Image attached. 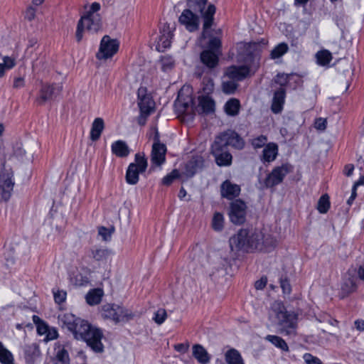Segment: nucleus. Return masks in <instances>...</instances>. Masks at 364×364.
<instances>
[{"instance_id": "obj_13", "label": "nucleus", "mask_w": 364, "mask_h": 364, "mask_svg": "<svg viewBox=\"0 0 364 364\" xmlns=\"http://www.w3.org/2000/svg\"><path fill=\"white\" fill-rule=\"evenodd\" d=\"M119 43L117 40L112 39L109 36H105L100 42V48L96 54L98 60H107L117 53Z\"/></svg>"}, {"instance_id": "obj_38", "label": "nucleus", "mask_w": 364, "mask_h": 364, "mask_svg": "<svg viewBox=\"0 0 364 364\" xmlns=\"http://www.w3.org/2000/svg\"><path fill=\"white\" fill-rule=\"evenodd\" d=\"M266 340L272 343L276 347L284 350L288 351L289 347L284 339L277 336L268 335L266 337Z\"/></svg>"}, {"instance_id": "obj_8", "label": "nucleus", "mask_w": 364, "mask_h": 364, "mask_svg": "<svg viewBox=\"0 0 364 364\" xmlns=\"http://www.w3.org/2000/svg\"><path fill=\"white\" fill-rule=\"evenodd\" d=\"M176 112L180 114L193 115L196 112L193 107V90L189 86H183L178 91L174 103Z\"/></svg>"}, {"instance_id": "obj_7", "label": "nucleus", "mask_w": 364, "mask_h": 364, "mask_svg": "<svg viewBox=\"0 0 364 364\" xmlns=\"http://www.w3.org/2000/svg\"><path fill=\"white\" fill-rule=\"evenodd\" d=\"M102 28V21L100 14H85L77 23L75 37L77 42L83 38V31L94 34Z\"/></svg>"}, {"instance_id": "obj_14", "label": "nucleus", "mask_w": 364, "mask_h": 364, "mask_svg": "<svg viewBox=\"0 0 364 364\" xmlns=\"http://www.w3.org/2000/svg\"><path fill=\"white\" fill-rule=\"evenodd\" d=\"M247 214L246 203L242 200H235L230 204L229 216L230 220L236 225L245 222Z\"/></svg>"}, {"instance_id": "obj_64", "label": "nucleus", "mask_w": 364, "mask_h": 364, "mask_svg": "<svg viewBox=\"0 0 364 364\" xmlns=\"http://www.w3.org/2000/svg\"><path fill=\"white\" fill-rule=\"evenodd\" d=\"M358 276L360 279L364 281V263L358 267Z\"/></svg>"}, {"instance_id": "obj_46", "label": "nucleus", "mask_w": 364, "mask_h": 364, "mask_svg": "<svg viewBox=\"0 0 364 364\" xmlns=\"http://www.w3.org/2000/svg\"><path fill=\"white\" fill-rule=\"evenodd\" d=\"M26 87L25 75L15 76L13 79L12 88L15 90H19Z\"/></svg>"}, {"instance_id": "obj_62", "label": "nucleus", "mask_w": 364, "mask_h": 364, "mask_svg": "<svg viewBox=\"0 0 364 364\" xmlns=\"http://www.w3.org/2000/svg\"><path fill=\"white\" fill-rule=\"evenodd\" d=\"M277 82L281 85H285L287 82V78H288V76L287 75H277Z\"/></svg>"}, {"instance_id": "obj_48", "label": "nucleus", "mask_w": 364, "mask_h": 364, "mask_svg": "<svg viewBox=\"0 0 364 364\" xmlns=\"http://www.w3.org/2000/svg\"><path fill=\"white\" fill-rule=\"evenodd\" d=\"M221 47V41L218 37H213L210 38L208 43V50H213L214 52L218 53L220 54V48Z\"/></svg>"}, {"instance_id": "obj_4", "label": "nucleus", "mask_w": 364, "mask_h": 364, "mask_svg": "<svg viewBox=\"0 0 364 364\" xmlns=\"http://www.w3.org/2000/svg\"><path fill=\"white\" fill-rule=\"evenodd\" d=\"M272 308L278 320L280 333L289 336H295L297 328V315L287 312L281 303H274Z\"/></svg>"}, {"instance_id": "obj_41", "label": "nucleus", "mask_w": 364, "mask_h": 364, "mask_svg": "<svg viewBox=\"0 0 364 364\" xmlns=\"http://www.w3.org/2000/svg\"><path fill=\"white\" fill-rule=\"evenodd\" d=\"M237 83L235 80L230 79L224 80L222 83V90L225 94H232L237 88Z\"/></svg>"}, {"instance_id": "obj_50", "label": "nucleus", "mask_w": 364, "mask_h": 364, "mask_svg": "<svg viewBox=\"0 0 364 364\" xmlns=\"http://www.w3.org/2000/svg\"><path fill=\"white\" fill-rule=\"evenodd\" d=\"M267 141V136H265L264 135H260V136L253 139L252 140L251 144L254 148L259 149V148H261L263 146H264L266 144Z\"/></svg>"}, {"instance_id": "obj_36", "label": "nucleus", "mask_w": 364, "mask_h": 364, "mask_svg": "<svg viewBox=\"0 0 364 364\" xmlns=\"http://www.w3.org/2000/svg\"><path fill=\"white\" fill-rule=\"evenodd\" d=\"M109 254V251L107 249H92L90 250V257L97 262L107 260Z\"/></svg>"}, {"instance_id": "obj_59", "label": "nucleus", "mask_w": 364, "mask_h": 364, "mask_svg": "<svg viewBox=\"0 0 364 364\" xmlns=\"http://www.w3.org/2000/svg\"><path fill=\"white\" fill-rule=\"evenodd\" d=\"M100 4L97 2H94L91 4L89 11L85 14H99L97 12L100 9Z\"/></svg>"}, {"instance_id": "obj_33", "label": "nucleus", "mask_w": 364, "mask_h": 364, "mask_svg": "<svg viewBox=\"0 0 364 364\" xmlns=\"http://www.w3.org/2000/svg\"><path fill=\"white\" fill-rule=\"evenodd\" d=\"M225 358L228 364H245L240 353L234 348L225 353Z\"/></svg>"}, {"instance_id": "obj_27", "label": "nucleus", "mask_w": 364, "mask_h": 364, "mask_svg": "<svg viewBox=\"0 0 364 364\" xmlns=\"http://www.w3.org/2000/svg\"><path fill=\"white\" fill-rule=\"evenodd\" d=\"M193 355L200 364H207L210 362V357L201 345L196 344L193 346Z\"/></svg>"}, {"instance_id": "obj_56", "label": "nucleus", "mask_w": 364, "mask_h": 364, "mask_svg": "<svg viewBox=\"0 0 364 364\" xmlns=\"http://www.w3.org/2000/svg\"><path fill=\"white\" fill-rule=\"evenodd\" d=\"M36 9L33 6H29L24 14V17L26 20L31 21L36 17Z\"/></svg>"}, {"instance_id": "obj_63", "label": "nucleus", "mask_w": 364, "mask_h": 364, "mask_svg": "<svg viewBox=\"0 0 364 364\" xmlns=\"http://www.w3.org/2000/svg\"><path fill=\"white\" fill-rule=\"evenodd\" d=\"M355 326L358 331H364V320H356L355 321Z\"/></svg>"}, {"instance_id": "obj_40", "label": "nucleus", "mask_w": 364, "mask_h": 364, "mask_svg": "<svg viewBox=\"0 0 364 364\" xmlns=\"http://www.w3.org/2000/svg\"><path fill=\"white\" fill-rule=\"evenodd\" d=\"M288 49L287 43H281L271 51L270 57L272 59H277L284 55L288 51Z\"/></svg>"}, {"instance_id": "obj_43", "label": "nucleus", "mask_w": 364, "mask_h": 364, "mask_svg": "<svg viewBox=\"0 0 364 364\" xmlns=\"http://www.w3.org/2000/svg\"><path fill=\"white\" fill-rule=\"evenodd\" d=\"M13 360L12 354L0 342V362L2 364H12Z\"/></svg>"}, {"instance_id": "obj_58", "label": "nucleus", "mask_w": 364, "mask_h": 364, "mask_svg": "<svg viewBox=\"0 0 364 364\" xmlns=\"http://www.w3.org/2000/svg\"><path fill=\"white\" fill-rule=\"evenodd\" d=\"M267 283V277H262L260 279L257 280L255 283V287L256 289L261 290L263 289Z\"/></svg>"}, {"instance_id": "obj_22", "label": "nucleus", "mask_w": 364, "mask_h": 364, "mask_svg": "<svg viewBox=\"0 0 364 364\" xmlns=\"http://www.w3.org/2000/svg\"><path fill=\"white\" fill-rule=\"evenodd\" d=\"M284 99L285 90L283 88H280L274 92L271 105V110L273 113L279 114L282 112Z\"/></svg>"}, {"instance_id": "obj_32", "label": "nucleus", "mask_w": 364, "mask_h": 364, "mask_svg": "<svg viewBox=\"0 0 364 364\" xmlns=\"http://www.w3.org/2000/svg\"><path fill=\"white\" fill-rule=\"evenodd\" d=\"M55 90L56 87L53 85H44L41 90V95L38 100L41 104L46 102L47 100H49L53 97Z\"/></svg>"}, {"instance_id": "obj_2", "label": "nucleus", "mask_w": 364, "mask_h": 364, "mask_svg": "<svg viewBox=\"0 0 364 364\" xmlns=\"http://www.w3.org/2000/svg\"><path fill=\"white\" fill-rule=\"evenodd\" d=\"M276 245V240L268 233L259 229H241L230 239L232 250L267 251Z\"/></svg>"}, {"instance_id": "obj_10", "label": "nucleus", "mask_w": 364, "mask_h": 364, "mask_svg": "<svg viewBox=\"0 0 364 364\" xmlns=\"http://www.w3.org/2000/svg\"><path fill=\"white\" fill-rule=\"evenodd\" d=\"M293 171V166L289 164H284L274 167L263 181V186L266 188H274L284 181L285 176Z\"/></svg>"}, {"instance_id": "obj_39", "label": "nucleus", "mask_w": 364, "mask_h": 364, "mask_svg": "<svg viewBox=\"0 0 364 364\" xmlns=\"http://www.w3.org/2000/svg\"><path fill=\"white\" fill-rule=\"evenodd\" d=\"M171 34L169 32L161 35L157 42L156 48L159 51H163L164 49L168 48L171 45Z\"/></svg>"}, {"instance_id": "obj_21", "label": "nucleus", "mask_w": 364, "mask_h": 364, "mask_svg": "<svg viewBox=\"0 0 364 364\" xmlns=\"http://www.w3.org/2000/svg\"><path fill=\"white\" fill-rule=\"evenodd\" d=\"M199 105L196 107V112L198 113H211L215 110V102L208 95L198 97Z\"/></svg>"}, {"instance_id": "obj_55", "label": "nucleus", "mask_w": 364, "mask_h": 364, "mask_svg": "<svg viewBox=\"0 0 364 364\" xmlns=\"http://www.w3.org/2000/svg\"><path fill=\"white\" fill-rule=\"evenodd\" d=\"M280 287H281L284 294H290V293L291 291V284L287 279H286V278L280 279Z\"/></svg>"}, {"instance_id": "obj_37", "label": "nucleus", "mask_w": 364, "mask_h": 364, "mask_svg": "<svg viewBox=\"0 0 364 364\" xmlns=\"http://www.w3.org/2000/svg\"><path fill=\"white\" fill-rule=\"evenodd\" d=\"M159 63L161 70L164 72H168L175 66V60L169 55L161 56L159 60Z\"/></svg>"}, {"instance_id": "obj_35", "label": "nucleus", "mask_w": 364, "mask_h": 364, "mask_svg": "<svg viewBox=\"0 0 364 364\" xmlns=\"http://www.w3.org/2000/svg\"><path fill=\"white\" fill-rule=\"evenodd\" d=\"M54 364H70L69 355L64 348L59 347L55 358L53 359Z\"/></svg>"}, {"instance_id": "obj_9", "label": "nucleus", "mask_w": 364, "mask_h": 364, "mask_svg": "<svg viewBox=\"0 0 364 364\" xmlns=\"http://www.w3.org/2000/svg\"><path fill=\"white\" fill-rule=\"evenodd\" d=\"M148 166L147 159L144 154H135V161L131 163L127 170L125 179L128 184L135 185L139 180V173H144Z\"/></svg>"}, {"instance_id": "obj_61", "label": "nucleus", "mask_w": 364, "mask_h": 364, "mask_svg": "<svg viewBox=\"0 0 364 364\" xmlns=\"http://www.w3.org/2000/svg\"><path fill=\"white\" fill-rule=\"evenodd\" d=\"M354 166L353 164H347L344 167V173L347 176H350L353 174Z\"/></svg>"}, {"instance_id": "obj_47", "label": "nucleus", "mask_w": 364, "mask_h": 364, "mask_svg": "<svg viewBox=\"0 0 364 364\" xmlns=\"http://www.w3.org/2000/svg\"><path fill=\"white\" fill-rule=\"evenodd\" d=\"M179 177V172L178 170H173L169 174L164 176L162 179V184L164 186H169L172 183L174 179Z\"/></svg>"}, {"instance_id": "obj_42", "label": "nucleus", "mask_w": 364, "mask_h": 364, "mask_svg": "<svg viewBox=\"0 0 364 364\" xmlns=\"http://www.w3.org/2000/svg\"><path fill=\"white\" fill-rule=\"evenodd\" d=\"M330 208L329 197L327 194L323 195L317 203V210L320 213H326Z\"/></svg>"}, {"instance_id": "obj_25", "label": "nucleus", "mask_w": 364, "mask_h": 364, "mask_svg": "<svg viewBox=\"0 0 364 364\" xmlns=\"http://www.w3.org/2000/svg\"><path fill=\"white\" fill-rule=\"evenodd\" d=\"M111 149L113 154L120 158H125L130 153V149L127 144L122 140H118L112 143Z\"/></svg>"}, {"instance_id": "obj_54", "label": "nucleus", "mask_w": 364, "mask_h": 364, "mask_svg": "<svg viewBox=\"0 0 364 364\" xmlns=\"http://www.w3.org/2000/svg\"><path fill=\"white\" fill-rule=\"evenodd\" d=\"M67 293L63 290H58L54 292V299L58 304L63 303L66 299Z\"/></svg>"}, {"instance_id": "obj_12", "label": "nucleus", "mask_w": 364, "mask_h": 364, "mask_svg": "<svg viewBox=\"0 0 364 364\" xmlns=\"http://www.w3.org/2000/svg\"><path fill=\"white\" fill-rule=\"evenodd\" d=\"M211 154L219 166H230L232 164V156L228 148L215 139L211 146Z\"/></svg>"}, {"instance_id": "obj_28", "label": "nucleus", "mask_w": 364, "mask_h": 364, "mask_svg": "<svg viewBox=\"0 0 364 364\" xmlns=\"http://www.w3.org/2000/svg\"><path fill=\"white\" fill-rule=\"evenodd\" d=\"M357 285L355 279L353 277H348L345 279L344 282L341 285V297L344 298L348 296L350 294L354 292L356 290Z\"/></svg>"}, {"instance_id": "obj_31", "label": "nucleus", "mask_w": 364, "mask_h": 364, "mask_svg": "<svg viewBox=\"0 0 364 364\" xmlns=\"http://www.w3.org/2000/svg\"><path fill=\"white\" fill-rule=\"evenodd\" d=\"M16 64V58L11 55H5L2 58V63H0V78L5 75L7 70L12 69Z\"/></svg>"}, {"instance_id": "obj_3", "label": "nucleus", "mask_w": 364, "mask_h": 364, "mask_svg": "<svg viewBox=\"0 0 364 364\" xmlns=\"http://www.w3.org/2000/svg\"><path fill=\"white\" fill-rule=\"evenodd\" d=\"M72 333L76 339L85 341L94 351L97 353L103 351L102 331L91 326L87 321L80 318Z\"/></svg>"}, {"instance_id": "obj_26", "label": "nucleus", "mask_w": 364, "mask_h": 364, "mask_svg": "<svg viewBox=\"0 0 364 364\" xmlns=\"http://www.w3.org/2000/svg\"><path fill=\"white\" fill-rule=\"evenodd\" d=\"M104 296V291L100 288L90 289L85 295L86 302L90 306H95L99 304L102 297Z\"/></svg>"}, {"instance_id": "obj_5", "label": "nucleus", "mask_w": 364, "mask_h": 364, "mask_svg": "<svg viewBox=\"0 0 364 364\" xmlns=\"http://www.w3.org/2000/svg\"><path fill=\"white\" fill-rule=\"evenodd\" d=\"M208 0H187L188 9L192 11L199 12L203 18V31L201 38H205L207 30L211 27L213 23V16L215 13V6L213 4H209L205 10Z\"/></svg>"}, {"instance_id": "obj_29", "label": "nucleus", "mask_w": 364, "mask_h": 364, "mask_svg": "<svg viewBox=\"0 0 364 364\" xmlns=\"http://www.w3.org/2000/svg\"><path fill=\"white\" fill-rule=\"evenodd\" d=\"M40 355L39 347L36 343H32L26 346L25 358L28 363H33Z\"/></svg>"}, {"instance_id": "obj_60", "label": "nucleus", "mask_w": 364, "mask_h": 364, "mask_svg": "<svg viewBox=\"0 0 364 364\" xmlns=\"http://www.w3.org/2000/svg\"><path fill=\"white\" fill-rule=\"evenodd\" d=\"M149 114H146V113L141 112L139 117H138V123H139V124H140L141 126L144 125L146 124V119H147V117H148V116Z\"/></svg>"}, {"instance_id": "obj_52", "label": "nucleus", "mask_w": 364, "mask_h": 364, "mask_svg": "<svg viewBox=\"0 0 364 364\" xmlns=\"http://www.w3.org/2000/svg\"><path fill=\"white\" fill-rule=\"evenodd\" d=\"M203 90L205 93L209 95L214 90V82L213 80L210 78H204L203 81Z\"/></svg>"}, {"instance_id": "obj_18", "label": "nucleus", "mask_w": 364, "mask_h": 364, "mask_svg": "<svg viewBox=\"0 0 364 364\" xmlns=\"http://www.w3.org/2000/svg\"><path fill=\"white\" fill-rule=\"evenodd\" d=\"M14 182L8 173H0V195L4 201L9 200L14 189Z\"/></svg>"}, {"instance_id": "obj_23", "label": "nucleus", "mask_w": 364, "mask_h": 364, "mask_svg": "<svg viewBox=\"0 0 364 364\" xmlns=\"http://www.w3.org/2000/svg\"><path fill=\"white\" fill-rule=\"evenodd\" d=\"M105 122L101 117H97L92 123L90 138L91 141H96L100 138L105 129Z\"/></svg>"}, {"instance_id": "obj_17", "label": "nucleus", "mask_w": 364, "mask_h": 364, "mask_svg": "<svg viewBox=\"0 0 364 364\" xmlns=\"http://www.w3.org/2000/svg\"><path fill=\"white\" fill-rule=\"evenodd\" d=\"M178 20L180 23L191 32L195 31L199 28L200 18L191 9H185Z\"/></svg>"}, {"instance_id": "obj_19", "label": "nucleus", "mask_w": 364, "mask_h": 364, "mask_svg": "<svg viewBox=\"0 0 364 364\" xmlns=\"http://www.w3.org/2000/svg\"><path fill=\"white\" fill-rule=\"evenodd\" d=\"M241 191L240 186L226 180L220 185V195L223 198L232 200L237 197Z\"/></svg>"}, {"instance_id": "obj_20", "label": "nucleus", "mask_w": 364, "mask_h": 364, "mask_svg": "<svg viewBox=\"0 0 364 364\" xmlns=\"http://www.w3.org/2000/svg\"><path fill=\"white\" fill-rule=\"evenodd\" d=\"M220 53L211 50H205L201 52L200 59L201 63L209 69L215 68L219 62Z\"/></svg>"}, {"instance_id": "obj_45", "label": "nucleus", "mask_w": 364, "mask_h": 364, "mask_svg": "<svg viewBox=\"0 0 364 364\" xmlns=\"http://www.w3.org/2000/svg\"><path fill=\"white\" fill-rule=\"evenodd\" d=\"M224 218L220 213H215L212 220V227L216 231H220L223 228Z\"/></svg>"}, {"instance_id": "obj_44", "label": "nucleus", "mask_w": 364, "mask_h": 364, "mask_svg": "<svg viewBox=\"0 0 364 364\" xmlns=\"http://www.w3.org/2000/svg\"><path fill=\"white\" fill-rule=\"evenodd\" d=\"M316 58L318 64L326 65L331 62L332 55L329 51L325 50L318 52L316 53Z\"/></svg>"}, {"instance_id": "obj_1", "label": "nucleus", "mask_w": 364, "mask_h": 364, "mask_svg": "<svg viewBox=\"0 0 364 364\" xmlns=\"http://www.w3.org/2000/svg\"><path fill=\"white\" fill-rule=\"evenodd\" d=\"M237 61L243 62L240 66L232 65L225 70V75L236 81L242 80L254 75L260 66L261 45L259 43H240L237 46Z\"/></svg>"}, {"instance_id": "obj_6", "label": "nucleus", "mask_w": 364, "mask_h": 364, "mask_svg": "<svg viewBox=\"0 0 364 364\" xmlns=\"http://www.w3.org/2000/svg\"><path fill=\"white\" fill-rule=\"evenodd\" d=\"M101 316L105 319H109L115 323H125L133 319L134 314L124 306L106 304L102 306Z\"/></svg>"}, {"instance_id": "obj_11", "label": "nucleus", "mask_w": 364, "mask_h": 364, "mask_svg": "<svg viewBox=\"0 0 364 364\" xmlns=\"http://www.w3.org/2000/svg\"><path fill=\"white\" fill-rule=\"evenodd\" d=\"M154 136V144L151 153V167L161 166L166 160V146L160 142L159 133L156 127L151 129Z\"/></svg>"}, {"instance_id": "obj_15", "label": "nucleus", "mask_w": 364, "mask_h": 364, "mask_svg": "<svg viewBox=\"0 0 364 364\" xmlns=\"http://www.w3.org/2000/svg\"><path fill=\"white\" fill-rule=\"evenodd\" d=\"M217 139L220 144H223L228 148V146H231L236 149H242L245 147V142L244 139L235 132L228 130L218 135Z\"/></svg>"}, {"instance_id": "obj_30", "label": "nucleus", "mask_w": 364, "mask_h": 364, "mask_svg": "<svg viewBox=\"0 0 364 364\" xmlns=\"http://www.w3.org/2000/svg\"><path fill=\"white\" fill-rule=\"evenodd\" d=\"M278 147L274 143L268 144L262 151V160L267 162L273 161L277 155Z\"/></svg>"}, {"instance_id": "obj_16", "label": "nucleus", "mask_w": 364, "mask_h": 364, "mask_svg": "<svg viewBox=\"0 0 364 364\" xmlns=\"http://www.w3.org/2000/svg\"><path fill=\"white\" fill-rule=\"evenodd\" d=\"M138 105L142 113L151 114L154 112L155 102L146 87H141L138 90Z\"/></svg>"}, {"instance_id": "obj_53", "label": "nucleus", "mask_w": 364, "mask_h": 364, "mask_svg": "<svg viewBox=\"0 0 364 364\" xmlns=\"http://www.w3.org/2000/svg\"><path fill=\"white\" fill-rule=\"evenodd\" d=\"M327 127V119L325 118H317L314 122V127L318 131H324Z\"/></svg>"}, {"instance_id": "obj_49", "label": "nucleus", "mask_w": 364, "mask_h": 364, "mask_svg": "<svg viewBox=\"0 0 364 364\" xmlns=\"http://www.w3.org/2000/svg\"><path fill=\"white\" fill-rule=\"evenodd\" d=\"M167 317L166 311L164 309H159L154 315V321L159 325L162 324Z\"/></svg>"}, {"instance_id": "obj_57", "label": "nucleus", "mask_w": 364, "mask_h": 364, "mask_svg": "<svg viewBox=\"0 0 364 364\" xmlns=\"http://www.w3.org/2000/svg\"><path fill=\"white\" fill-rule=\"evenodd\" d=\"M174 349L181 353H186L189 348V344L188 343H178L173 346Z\"/></svg>"}, {"instance_id": "obj_24", "label": "nucleus", "mask_w": 364, "mask_h": 364, "mask_svg": "<svg viewBox=\"0 0 364 364\" xmlns=\"http://www.w3.org/2000/svg\"><path fill=\"white\" fill-rule=\"evenodd\" d=\"M80 318L76 317L70 313H65L58 316V321L63 327L67 328L70 331H73Z\"/></svg>"}, {"instance_id": "obj_34", "label": "nucleus", "mask_w": 364, "mask_h": 364, "mask_svg": "<svg viewBox=\"0 0 364 364\" xmlns=\"http://www.w3.org/2000/svg\"><path fill=\"white\" fill-rule=\"evenodd\" d=\"M240 108V101L235 98L230 99L225 105V110L230 116H236Z\"/></svg>"}, {"instance_id": "obj_51", "label": "nucleus", "mask_w": 364, "mask_h": 364, "mask_svg": "<svg viewBox=\"0 0 364 364\" xmlns=\"http://www.w3.org/2000/svg\"><path fill=\"white\" fill-rule=\"evenodd\" d=\"M114 228L108 229L105 227H100L98 229V233L102 237V240L105 241H108L111 239L112 234L113 232Z\"/></svg>"}]
</instances>
